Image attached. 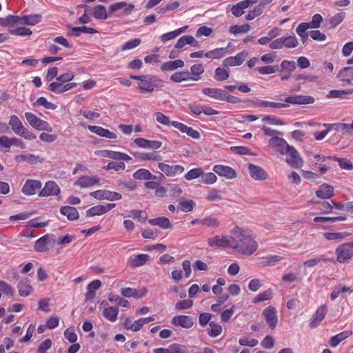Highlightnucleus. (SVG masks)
<instances>
[{"mask_svg":"<svg viewBox=\"0 0 353 353\" xmlns=\"http://www.w3.org/2000/svg\"><path fill=\"white\" fill-rule=\"evenodd\" d=\"M230 248L238 253L250 256L256 251L258 243L252 231L236 226L231 231Z\"/></svg>","mask_w":353,"mask_h":353,"instance_id":"nucleus-1","label":"nucleus"},{"mask_svg":"<svg viewBox=\"0 0 353 353\" xmlns=\"http://www.w3.org/2000/svg\"><path fill=\"white\" fill-rule=\"evenodd\" d=\"M285 103L273 102L256 98L251 101L253 107L267 109H280L288 108L290 104L306 105L314 102V99L308 95L288 96L284 99Z\"/></svg>","mask_w":353,"mask_h":353,"instance_id":"nucleus-2","label":"nucleus"},{"mask_svg":"<svg viewBox=\"0 0 353 353\" xmlns=\"http://www.w3.org/2000/svg\"><path fill=\"white\" fill-rule=\"evenodd\" d=\"M74 78V74L72 72H65L58 76L54 81L51 82L48 89L56 94H61L73 89L77 86V83L70 82Z\"/></svg>","mask_w":353,"mask_h":353,"instance_id":"nucleus-3","label":"nucleus"},{"mask_svg":"<svg viewBox=\"0 0 353 353\" xmlns=\"http://www.w3.org/2000/svg\"><path fill=\"white\" fill-rule=\"evenodd\" d=\"M202 92L204 95L210 97L212 99L223 101L230 103H239L241 102V100L234 96H232L221 88H204L202 90Z\"/></svg>","mask_w":353,"mask_h":353,"instance_id":"nucleus-4","label":"nucleus"},{"mask_svg":"<svg viewBox=\"0 0 353 353\" xmlns=\"http://www.w3.org/2000/svg\"><path fill=\"white\" fill-rule=\"evenodd\" d=\"M163 86V81L156 75L143 74V77L138 84L141 93H152L155 88Z\"/></svg>","mask_w":353,"mask_h":353,"instance_id":"nucleus-5","label":"nucleus"},{"mask_svg":"<svg viewBox=\"0 0 353 353\" xmlns=\"http://www.w3.org/2000/svg\"><path fill=\"white\" fill-rule=\"evenodd\" d=\"M9 125L16 134L28 141L36 139V135L23 125L17 115L13 114L10 116Z\"/></svg>","mask_w":353,"mask_h":353,"instance_id":"nucleus-6","label":"nucleus"},{"mask_svg":"<svg viewBox=\"0 0 353 353\" xmlns=\"http://www.w3.org/2000/svg\"><path fill=\"white\" fill-rule=\"evenodd\" d=\"M25 118L28 123L35 130L49 132L52 131V128L48 122L41 119L32 112H26Z\"/></svg>","mask_w":353,"mask_h":353,"instance_id":"nucleus-7","label":"nucleus"},{"mask_svg":"<svg viewBox=\"0 0 353 353\" xmlns=\"http://www.w3.org/2000/svg\"><path fill=\"white\" fill-rule=\"evenodd\" d=\"M285 152V154L290 156V158H288L286 161L291 167L299 168L302 166L303 159L293 146L288 145Z\"/></svg>","mask_w":353,"mask_h":353,"instance_id":"nucleus-8","label":"nucleus"},{"mask_svg":"<svg viewBox=\"0 0 353 353\" xmlns=\"http://www.w3.org/2000/svg\"><path fill=\"white\" fill-rule=\"evenodd\" d=\"M100 183V179L94 175H83L79 176L74 183V186L81 188H88Z\"/></svg>","mask_w":353,"mask_h":353,"instance_id":"nucleus-9","label":"nucleus"},{"mask_svg":"<svg viewBox=\"0 0 353 353\" xmlns=\"http://www.w3.org/2000/svg\"><path fill=\"white\" fill-rule=\"evenodd\" d=\"M90 194L93 198L99 200L106 199L112 201L120 200L122 198L121 194L106 190H98L92 192Z\"/></svg>","mask_w":353,"mask_h":353,"instance_id":"nucleus-10","label":"nucleus"},{"mask_svg":"<svg viewBox=\"0 0 353 353\" xmlns=\"http://www.w3.org/2000/svg\"><path fill=\"white\" fill-rule=\"evenodd\" d=\"M42 183L39 180L28 179L22 187L21 192L27 196L34 195L41 190Z\"/></svg>","mask_w":353,"mask_h":353,"instance_id":"nucleus-11","label":"nucleus"},{"mask_svg":"<svg viewBox=\"0 0 353 353\" xmlns=\"http://www.w3.org/2000/svg\"><path fill=\"white\" fill-rule=\"evenodd\" d=\"M337 254L336 261L340 263H344L353 257V250L350 248L347 243L339 245L336 249Z\"/></svg>","mask_w":353,"mask_h":353,"instance_id":"nucleus-12","label":"nucleus"},{"mask_svg":"<svg viewBox=\"0 0 353 353\" xmlns=\"http://www.w3.org/2000/svg\"><path fill=\"white\" fill-rule=\"evenodd\" d=\"M158 168L168 176H175L182 174L185 168L181 165H170L163 163H159Z\"/></svg>","mask_w":353,"mask_h":353,"instance_id":"nucleus-13","label":"nucleus"},{"mask_svg":"<svg viewBox=\"0 0 353 353\" xmlns=\"http://www.w3.org/2000/svg\"><path fill=\"white\" fill-rule=\"evenodd\" d=\"M248 53L246 51L240 52L234 57L225 59L223 61V65L228 68L229 67L241 65L248 57Z\"/></svg>","mask_w":353,"mask_h":353,"instance_id":"nucleus-14","label":"nucleus"},{"mask_svg":"<svg viewBox=\"0 0 353 353\" xmlns=\"http://www.w3.org/2000/svg\"><path fill=\"white\" fill-rule=\"evenodd\" d=\"M263 315L269 327L272 330H274L276 327L278 322L277 311L276 308L272 306H268L263 310Z\"/></svg>","mask_w":353,"mask_h":353,"instance_id":"nucleus-15","label":"nucleus"},{"mask_svg":"<svg viewBox=\"0 0 353 353\" xmlns=\"http://www.w3.org/2000/svg\"><path fill=\"white\" fill-rule=\"evenodd\" d=\"M268 145L272 148L274 149L275 152L281 155H284L285 150L288 146V142L283 138L274 137L270 139Z\"/></svg>","mask_w":353,"mask_h":353,"instance_id":"nucleus-16","label":"nucleus"},{"mask_svg":"<svg viewBox=\"0 0 353 353\" xmlns=\"http://www.w3.org/2000/svg\"><path fill=\"white\" fill-rule=\"evenodd\" d=\"M212 170L216 174L227 179H233L237 176L236 170L228 165H215Z\"/></svg>","mask_w":353,"mask_h":353,"instance_id":"nucleus-17","label":"nucleus"},{"mask_svg":"<svg viewBox=\"0 0 353 353\" xmlns=\"http://www.w3.org/2000/svg\"><path fill=\"white\" fill-rule=\"evenodd\" d=\"M61 190L59 185L53 181H48L45 186L39 192L40 197H46L49 196L59 195Z\"/></svg>","mask_w":353,"mask_h":353,"instance_id":"nucleus-18","label":"nucleus"},{"mask_svg":"<svg viewBox=\"0 0 353 353\" xmlns=\"http://www.w3.org/2000/svg\"><path fill=\"white\" fill-rule=\"evenodd\" d=\"M327 309L325 305H321L318 307L315 313L310 319L309 325L311 328H315L324 319L327 314Z\"/></svg>","mask_w":353,"mask_h":353,"instance_id":"nucleus-19","label":"nucleus"},{"mask_svg":"<svg viewBox=\"0 0 353 353\" xmlns=\"http://www.w3.org/2000/svg\"><path fill=\"white\" fill-rule=\"evenodd\" d=\"M53 234H47L35 241L34 250L39 252H47L49 250V245L52 243V238Z\"/></svg>","mask_w":353,"mask_h":353,"instance_id":"nucleus-20","label":"nucleus"},{"mask_svg":"<svg viewBox=\"0 0 353 353\" xmlns=\"http://www.w3.org/2000/svg\"><path fill=\"white\" fill-rule=\"evenodd\" d=\"M115 207L114 203H107L105 205H97L93 206L86 211L87 216H94L105 214Z\"/></svg>","mask_w":353,"mask_h":353,"instance_id":"nucleus-21","label":"nucleus"},{"mask_svg":"<svg viewBox=\"0 0 353 353\" xmlns=\"http://www.w3.org/2000/svg\"><path fill=\"white\" fill-rule=\"evenodd\" d=\"M248 170L251 177L255 180L264 181L268 178L267 172L259 165L250 163L248 165Z\"/></svg>","mask_w":353,"mask_h":353,"instance_id":"nucleus-22","label":"nucleus"},{"mask_svg":"<svg viewBox=\"0 0 353 353\" xmlns=\"http://www.w3.org/2000/svg\"><path fill=\"white\" fill-rule=\"evenodd\" d=\"M88 129L92 132L101 137H104L110 139H115L117 136L115 133L110 132L108 129H105L101 126L98 125H88Z\"/></svg>","mask_w":353,"mask_h":353,"instance_id":"nucleus-23","label":"nucleus"},{"mask_svg":"<svg viewBox=\"0 0 353 353\" xmlns=\"http://www.w3.org/2000/svg\"><path fill=\"white\" fill-rule=\"evenodd\" d=\"M100 153L101 157L112 159L114 160H123L125 161L132 160L131 157L121 152L104 150H101Z\"/></svg>","mask_w":353,"mask_h":353,"instance_id":"nucleus-24","label":"nucleus"},{"mask_svg":"<svg viewBox=\"0 0 353 353\" xmlns=\"http://www.w3.org/2000/svg\"><path fill=\"white\" fill-rule=\"evenodd\" d=\"M208 244L211 247L217 248H230L231 244V235L229 238L226 236H215L214 237L208 240Z\"/></svg>","mask_w":353,"mask_h":353,"instance_id":"nucleus-25","label":"nucleus"},{"mask_svg":"<svg viewBox=\"0 0 353 353\" xmlns=\"http://www.w3.org/2000/svg\"><path fill=\"white\" fill-rule=\"evenodd\" d=\"M14 160L18 163L26 161L30 164H37L43 161V158L32 154H21L14 157Z\"/></svg>","mask_w":353,"mask_h":353,"instance_id":"nucleus-26","label":"nucleus"},{"mask_svg":"<svg viewBox=\"0 0 353 353\" xmlns=\"http://www.w3.org/2000/svg\"><path fill=\"white\" fill-rule=\"evenodd\" d=\"M316 195L322 199H330L334 196V188L327 183H323L316 191Z\"/></svg>","mask_w":353,"mask_h":353,"instance_id":"nucleus-27","label":"nucleus"},{"mask_svg":"<svg viewBox=\"0 0 353 353\" xmlns=\"http://www.w3.org/2000/svg\"><path fill=\"white\" fill-rule=\"evenodd\" d=\"M172 324L181 326L183 328H190L194 323L191 317L185 315H179L174 316L172 320Z\"/></svg>","mask_w":353,"mask_h":353,"instance_id":"nucleus-28","label":"nucleus"},{"mask_svg":"<svg viewBox=\"0 0 353 353\" xmlns=\"http://www.w3.org/2000/svg\"><path fill=\"white\" fill-rule=\"evenodd\" d=\"M175 125H176V129H178L181 132L186 134L188 136L194 139H199L201 138L199 132L194 130L192 127H189L181 122H179V123H175Z\"/></svg>","mask_w":353,"mask_h":353,"instance_id":"nucleus-29","label":"nucleus"},{"mask_svg":"<svg viewBox=\"0 0 353 353\" xmlns=\"http://www.w3.org/2000/svg\"><path fill=\"white\" fill-rule=\"evenodd\" d=\"M186 45H190L191 46L193 47H197L198 41H196L194 37L191 35H184L177 40L174 46V48L176 49L180 50Z\"/></svg>","mask_w":353,"mask_h":353,"instance_id":"nucleus-30","label":"nucleus"},{"mask_svg":"<svg viewBox=\"0 0 353 353\" xmlns=\"http://www.w3.org/2000/svg\"><path fill=\"white\" fill-rule=\"evenodd\" d=\"M230 46L231 43H229L228 46L225 48H215L205 53V57L212 59H221L228 53V49L230 48Z\"/></svg>","mask_w":353,"mask_h":353,"instance_id":"nucleus-31","label":"nucleus"},{"mask_svg":"<svg viewBox=\"0 0 353 353\" xmlns=\"http://www.w3.org/2000/svg\"><path fill=\"white\" fill-rule=\"evenodd\" d=\"M134 6L133 4H128L126 2L121 1L112 3L109 8V14L113 12L123 9L127 14L130 13L134 10Z\"/></svg>","mask_w":353,"mask_h":353,"instance_id":"nucleus-32","label":"nucleus"},{"mask_svg":"<svg viewBox=\"0 0 353 353\" xmlns=\"http://www.w3.org/2000/svg\"><path fill=\"white\" fill-rule=\"evenodd\" d=\"M338 161L340 168L344 170H351L353 169V165L351 161L345 158L339 159L334 156L323 157V161Z\"/></svg>","mask_w":353,"mask_h":353,"instance_id":"nucleus-33","label":"nucleus"},{"mask_svg":"<svg viewBox=\"0 0 353 353\" xmlns=\"http://www.w3.org/2000/svg\"><path fill=\"white\" fill-rule=\"evenodd\" d=\"M60 212L62 215L66 216L69 221H76L79 216L77 210L74 207L69 205L61 207Z\"/></svg>","mask_w":353,"mask_h":353,"instance_id":"nucleus-34","label":"nucleus"},{"mask_svg":"<svg viewBox=\"0 0 353 353\" xmlns=\"http://www.w3.org/2000/svg\"><path fill=\"white\" fill-rule=\"evenodd\" d=\"M185 65L184 61L181 59L163 62L161 65L162 71H172L177 68H182Z\"/></svg>","mask_w":353,"mask_h":353,"instance_id":"nucleus-35","label":"nucleus"},{"mask_svg":"<svg viewBox=\"0 0 353 353\" xmlns=\"http://www.w3.org/2000/svg\"><path fill=\"white\" fill-rule=\"evenodd\" d=\"M81 32L92 34L98 33L99 31L97 29L87 26L72 27L70 30L69 34L75 37H78L80 36Z\"/></svg>","mask_w":353,"mask_h":353,"instance_id":"nucleus-36","label":"nucleus"},{"mask_svg":"<svg viewBox=\"0 0 353 353\" xmlns=\"http://www.w3.org/2000/svg\"><path fill=\"white\" fill-rule=\"evenodd\" d=\"M134 157L141 161H161L162 157L157 152H135Z\"/></svg>","mask_w":353,"mask_h":353,"instance_id":"nucleus-37","label":"nucleus"},{"mask_svg":"<svg viewBox=\"0 0 353 353\" xmlns=\"http://www.w3.org/2000/svg\"><path fill=\"white\" fill-rule=\"evenodd\" d=\"M338 77L341 81L345 82L347 84H351L352 79H353V66L344 67L339 72Z\"/></svg>","mask_w":353,"mask_h":353,"instance_id":"nucleus-38","label":"nucleus"},{"mask_svg":"<svg viewBox=\"0 0 353 353\" xmlns=\"http://www.w3.org/2000/svg\"><path fill=\"white\" fill-rule=\"evenodd\" d=\"M154 117L156 121L165 126H172L175 128H176V125H175V123H179V121H170L169 117L165 115L163 113L161 112H157L154 113Z\"/></svg>","mask_w":353,"mask_h":353,"instance_id":"nucleus-39","label":"nucleus"},{"mask_svg":"<svg viewBox=\"0 0 353 353\" xmlns=\"http://www.w3.org/2000/svg\"><path fill=\"white\" fill-rule=\"evenodd\" d=\"M17 288L19 290V294L21 296H28L33 290L28 279L21 280L18 283Z\"/></svg>","mask_w":353,"mask_h":353,"instance_id":"nucleus-40","label":"nucleus"},{"mask_svg":"<svg viewBox=\"0 0 353 353\" xmlns=\"http://www.w3.org/2000/svg\"><path fill=\"white\" fill-rule=\"evenodd\" d=\"M187 28L188 26H184L174 31L164 33L160 37V40L162 43H165L168 41L175 39L181 33L184 32Z\"/></svg>","mask_w":353,"mask_h":353,"instance_id":"nucleus-41","label":"nucleus"},{"mask_svg":"<svg viewBox=\"0 0 353 353\" xmlns=\"http://www.w3.org/2000/svg\"><path fill=\"white\" fill-rule=\"evenodd\" d=\"M41 21L40 14H29L20 17V24L34 26Z\"/></svg>","mask_w":353,"mask_h":353,"instance_id":"nucleus-42","label":"nucleus"},{"mask_svg":"<svg viewBox=\"0 0 353 353\" xmlns=\"http://www.w3.org/2000/svg\"><path fill=\"white\" fill-rule=\"evenodd\" d=\"M348 292H352L350 288L345 285H339L335 287L332 292L330 294V299L332 301H334L339 296H341L342 299L345 298V294Z\"/></svg>","mask_w":353,"mask_h":353,"instance_id":"nucleus-43","label":"nucleus"},{"mask_svg":"<svg viewBox=\"0 0 353 353\" xmlns=\"http://www.w3.org/2000/svg\"><path fill=\"white\" fill-rule=\"evenodd\" d=\"M149 256L144 254H140L134 256L133 258H130L128 260V264L132 268H137L144 265L148 260Z\"/></svg>","mask_w":353,"mask_h":353,"instance_id":"nucleus-44","label":"nucleus"},{"mask_svg":"<svg viewBox=\"0 0 353 353\" xmlns=\"http://www.w3.org/2000/svg\"><path fill=\"white\" fill-rule=\"evenodd\" d=\"M353 94V88L347 90H332L328 94L330 98L348 99V95Z\"/></svg>","mask_w":353,"mask_h":353,"instance_id":"nucleus-45","label":"nucleus"},{"mask_svg":"<svg viewBox=\"0 0 353 353\" xmlns=\"http://www.w3.org/2000/svg\"><path fill=\"white\" fill-rule=\"evenodd\" d=\"M170 79L174 83H181L191 80V77L188 71H179L173 73L170 76Z\"/></svg>","mask_w":353,"mask_h":353,"instance_id":"nucleus-46","label":"nucleus"},{"mask_svg":"<svg viewBox=\"0 0 353 353\" xmlns=\"http://www.w3.org/2000/svg\"><path fill=\"white\" fill-rule=\"evenodd\" d=\"M101 285V282L96 279L90 282L87 286V293L85 294L86 299H92L95 296V291L99 289Z\"/></svg>","mask_w":353,"mask_h":353,"instance_id":"nucleus-47","label":"nucleus"},{"mask_svg":"<svg viewBox=\"0 0 353 353\" xmlns=\"http://www.w3.org/2000/svg\"><path fill=\"white\" fill-rule=\"evenodd\" d=\"M228 8L230 9L231 12L234 17H239L244 14V10L248 8L243 1H241L234 5H229Z\"/></svg>","mask_w":353,"mask_h":353,"instance_id":"nucleus-48","label":"nucleus"},{"mask_svg":"<svg viewBox=\"0 0 353 353\" xmlns=\"http://www.w3.org/2000/svg\"><path fill=\"white\" fill-rule=\"evenodd\" d=\"M309 29V26L306 22L301 23L296 29V34L300 37L303 44H305L308 39L309 33L306 31Z\"/></svg>","mask_w":353,"mask_h":353,"instance_id":"nucleus-49","label":"nucleus"},{"mask_svg":"<svg viewBox=\"0 0 353 353\" xmlns=\"http://www.w3.org/2000/svg\"><path fill=\"white\" fill-rule=\"evenodd\" d=\"M352 334V331H344L331 337L330 344L332 347H336L342 341Z\"/></svg>","mask_w":353,"mask_h":353,"instance_id":"nucleus-50","label":"nucleus"},{"mask_svg":"<svg viewBox=\"0 0 353 353\" xmlns=\"http://www.w3.org/2000/svg\"><path fill=\"white\" fill-rule=\"evenodd\" d=\"M204 72V68L202 64H194L191 66L190 74L191 80L198 81L201 79V75Z\"/></svg>","mask_w":353,"mask_h":353,"instance_id":"nucleus-51","label":"nucleus"},{"mask_svg":"<svg viewBox=\"0 0 353 353\" xmlns=\"http://www.w3.org/2000/svg\"><path fill=\"white\" fill-rule=\"evenodd\" d=\"M322 125L325 128V130L320 132H315L313 134L315 139L317 141L323 140L327 136L329 132L332 130H335L334 123H323Z\"/></svg>","mask_w":353,"mask_h":353,"instance_id":"nucleus-52","label":"nucleus"},{"mask_svg":"<svg viewBox=\"0 0 353 353\" xmlns=\"http://www.w3.org/2000/svg\"><path fill=\"white\" fill-rule=\"evenodd\" d=\"M92 16L96 19H107L108 18V14L106 11L105 6L102 5H97L93 8Z\"/></svg>","mask_w":353,"mask_h":353,"instance_id":"nucleus-53","label":"nucleus"},{"mask_svg":"<svg viewBox=\"0 0 353 353\" xmlns=\"http://www.w3.org/2000/svg\"><path fill=\"white\" fill-rule=\"evenodd\" d=\"M119 310L116 307H108L103 309V316L111 322H114L117 319Z\"/></svg>","mask_w":353,"mask_h":353,"instance_id":"nucleus-54","label":"nucleus"},{"mask_svg":"<svg viewBox=\"0 0 353 353\" xmlns=\"http://www.w3.org/2000/svg\"><path fill=\"white\" fill-rule=\"evenodd\" d=\"M16 24H20V17L17 15H8L1 19L0 25L5 27H12Z\"/></svg>","mask_w":353,"mask_h":353,"instance_id":"nucleus-55","label":"nucleus"},{"mask_svg":"<svg viewBox=\"0 0 353 353\" xmlns=\"http://www.w3.org/2000/svg\"><path fill=\"white\" fill-rule=\"evenodd\" d=\"M133 177L137 180H149L155 179L156 176L152 175L151 172L144 168H141L133 173Z\"/></svg>","mask_w":353,"mask_h":353,"instance_id":"nucleus-56","label":"nucleus"},{"mask_svg":"<svg viewBox=\"0 0 353 353\" xmlns=\"http://www.w3.org/2000/svg\"><path fill=\"white\" fill-rule=\"evenodd\" d=\"M330 261L332 263H335V260L331 258L326 257L325 256H321L319 258H314L308 259L303 262V265L307 266L308 268H313L318 265L321 262Z\"/></svg>","mask_w":353,"mask_h":353,"instance_id":"nucleus-57","label":"nucleus"},{"mask_svg":"<svg viewBox=\"0 0 353 353\" xmlns=\"http://www.w3.org/2000/svg\"><path fill=\"white\" fill-rule=\"evenodd\" d=\"M250 26L248 23L243 25H232L229 28V32L234 35L239 34H245L250 31Z\"/></svg>","mask_w":353,"mask_h":353,"instance_id":"nucleus-58","label":"nucleus"},{"mask_svg":"<svg viewBox=\"0 0 353 353\" xmlns=\"http://www.w3.org/2000/svg\"><path fill=\"white\" fill-rule=\"evenodd\" d=\"M34 106H41L48 110H55L57 108V105L50 101H48V99L44 97H39L37 101L33 103Z\"/></svg>","mask_w":353,"mask_h":353,"instance_id":"nucleus-59","label":"nucleus"},{"mask_svg":"<svg viewBox=\"0 0 353 353\" xmlns=\"http://www.w3.org/2000/svg\"><path fill=\"white\" fill-rule=\"evenodd\" d=\"M229 75V68H217L214 71V78L218 81H223L228 79Z\"/></svg>","mask_w":353,"mask_h":353,"instance_id":"nucleus-60","label":"nucleus"},{"mask_svg":"<svg viewBox=\"0 0 353 353\" xmlns=\"http://www.w3.org/2000/svg\"><path fill=\"white\" fill-rule=\"evenodd\" d=\"M203 174V168L201 167L194 168L189 170L184 176L187 181H192L194 179H199Z\"/></svg>","mask_w":353,"mask_h":353,"instance_id":"nucleus-61","label":"nucleus"},{"mask_svg":"<svg viewBox=\"0 0 353 353\" xmlns=\"http://www.w3.org/2000/svg\"><path fill=\"white\" fill-rule=\"evenodd\" d=\"M108 299L110 302L114 303L118 306L128 307L130 305V303L127 300L123 299V298L113 293H110L108 294Z\"/></svg>","mask_w":353,"mask_h":353,"instance_id":"nucleus-62","label":"nucleus"},{"mask_svg":"<svg viewBox=\"0 0 353 353\" xmlns=\"http://www.w3.org/2000/svg\"><path fill=\"white\" fill-rule=\"evenodd\" d=\"M217 181V177L216 174L213 172H208L204 173L203 170V174L201 176V179H199V182L206 185H212L216 183Z\"/></svg>","mask_w":353,"mask_h":353,"instance_id":"nucleus-63","label":"nucleus"},{"mask_svg":"<svg viewBox=\"0 0 353 353\" xmlns=\"http://www.w3.org/2000/svg\"><path fill=\"white\" fill-rule=\"evenodd\" d=\"M335 124V130L343 134H350L353 132V121L350 124L345 123H336Z\"/></svg>","mask_w":353,"mask_h":353,"instance_id":"nucleus-64","label":"nucleus"}]
</instances>
